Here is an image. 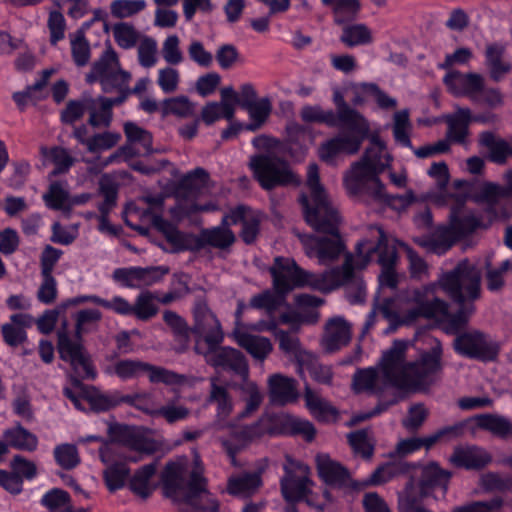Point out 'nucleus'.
Here are the masks:
<instances>
[{"instance_id":"42","label":"nucleus","mask_w":512,"mask_h":512,"mask_svg":"<svg viewBox=\"0 0 512 512\" xmlns=\"http://www.w3.org/2000/svg\"><path fill=\"white\" fill-rule=\"evenodd\" d=\"M256 331H268L273 333L279 341V348L286 354L296 355L300 351V341L297 336L278 328L275 319L259 321L252 327Z\"/></svg>"},{"instance_id":"51","label":"nucleus","mask_w":512,"mask_h":512,"mask_svg":"<svg viewBox=\"0 0 512 512\" xmlns=\"http://www.w3.org/2000/svg\"><path fill=\"white\" fill-rule=\"evenodd\" d=\"M475 420L480 429L487 430L495 436L505 438L512 433L511 422L503 416L481 414L476 416Z\"/></svg>"},{"instance_id":"28","label":"nucleus","mask_w":512,"mask_h":512,"mask_svg":"<svg viewBox=\"0 0 512 512\" xmlns=\"http://www.w3.org/2000/svg\"><path fill=\"white\" fill-rule=\"evenodd\" d=\"M485 65L494 82L502 81L512 71V63L506 57L505 46L500 43L488 44L485 49Z\"/></svg>"},{"instance_id":"56","label":"nucleus","mask_w":512,"mask_h":512,"mask_svg":"<svg viewBox=\"0 0 512 512\" xmlns=\"http://www.w3.org/2000/svg\"><path fill=\"white\" fill-rule=\"evenodd\" d=\"M251 123L246 126L247 130L256 131L263 126L272 112V103L269 97H263L252 103L245 109Z\"/></svg>"},{"instance_id":"29","label":"nucleus","mask_w":512,"mask_h":512,"mask_svg":"<svg viewBox=\"0 0 512 512\" xmlns=\"http://www.w3.org/2000/svg\"><path fill=\"white\" fill-rule=\"evenodd\" d=\"M125 101V97H88V123L92 127H109L112 121V107Z\"/></svg>"},{"instance_id":"63","label":"nucleus","mask_w":512,"mask_h":512,"mask_svg":"<svg viewBox=\"0 0 512 512\" xmlns=\"http://www.w3.org/2000/svg\"><path fill=\"white\" fill-rule=\"evenodd\" d=\"M284 430L286 434L302 436L308 442L312 441L316 435V428L309 420L297 417H288L285 420Z\"/></svg>"},{"instance_id":"50","label":"nucleus","mask_w":512,"mask_h":512,"mask_svg":"<svg viewBox=\"0 0 512 512\" xmlns=\"http://www.w3.org/2000/svg\"><path fill=\"white\" fill-rule=\"evenodd\" d=\"M429 499L404 487L398 492V512H433Z\"/></svg>"},{"instance_id":"7","label":"nucleus","mask_w":512,"mask_h":512,"mask_svg":"<svg viewBox=\"0 0 512 512\" xmlns=\"http://www.w3.org/2000/svg\"><path fill=\"white\" fill-rule=\"evenodd\" d=\"M269 271L273 278V287L279 294H287L294 288L303 286L328 293L339 283L338 280H332L336 271L314 274L299 267L289 257H276Z\"/></svg>"},{"instance_id":"16","label":"nucleus","mask_w":512,"mask_h":512,"mask_svg":"<svg viewBox=\"0 0 512 512\" xmlns=\"http://www.w3.org/2000/svg\"><path fill=\"white\" fill-rule=\"evenodd\" d=\"M124 133L127 138V144L111 154L104 161L103 166L117 162L121 158L129 159L135 155L152 153L153 138L149 131L134 122H126L124 124Z\"/></svg>"},{"instance_id":"34","label":"nucleus","mask_w":512,"mask_h":512,"mask_svg":"<svg viewBox=\"0 0 512 512\" xmlns=\"http://www.w3.org/2000/svg\"><path fill=\"white\" fill-rule=\"evenodd\" d=\"M479 145L488 151V159L498 165L505 164L512 158V144L491 131L479 135Z\"/></svg>"},{"instance_id":"64","label":"nucleus","mask_w":512,"mask_h":512,"mask_svg":"<svg viewBox=\"0 0 512 512\" xmlns=\"http://www.w3.org/2000/svg\"><path fill=\"white\" fill-rule=\"evenodd\" d=\"M41 504L45 506L49 512H64L66 508L72 506L68 492L57 488L45 493L41 499Z\"/></svg>"},{"instance_id":"44","label":"nucleus","mask_w":512,"mask_h":512,"mask_svg":"<svg viewBox=\"0 0 512 512\" xmlns=\"http://www.w3.org/2000/svg\"><path fill=\"white\" fill-rule=\"evenodd\" d=\"M449 219L460 239L481 226V219L472 211H467L462 204L451 208Z\"/></svg>"},{"instance_id":"3","label":"nucleus","mask_w":512,"mask_h":512,"mask_svg":"<svg viewBox=\"0 0 512 512\" xmlns=\"http://www.w3.org/2000/svg\"><path fill=\"white\" fill-rule=\"evenodd\" d=\"M429 350L423 352L415 362H405L406 344L395 341L392 347L383 353V369L387 380L400 389H419L433 383L435 376L442 370V345L434 337H427Z\"/></svg>"},{"instance_id":"21","label":"nucleus","mask_w":512,"mask_h":512,"mask_svg":"<svg viewBox=\"0 0 512 512\" xmlns=\"http://www.w3.org/2000/svg\"><path fill=\"white\" fill-rule=\"evenodd\" d=\"M315 460L318 475L327 485L339 489L360 488V485L351 479L349 471L328 454H318Z\"/></svg>"},{"instance_id":"14","label":"nucleus","mask_w":512,"mask_h":512,"mask_svg":"<svg viewBox=\"0 0 512 512\" xmlns=\"http://www.w3.org/2000/svg\"><path fill=\"white\" fill-rule=\"evenodd\" d=\"M454 349L462 356L484 362L495 360L499 352L497 343L478 330L459 334L454 340Z\"/></svg>"},{"instance_id":"18","label":"nucleus","mask_w":512,"mask_h":512,"mask_svg":"<svg viewBox=\"0 0 512 512\" xmlns=\"http://www.w3.org/2000/svg\"><path fill=\"white\" fill-rule=\"evenodd\" d=\"M355 259L350 253L346 254L345 261L341 267L332 268L329 271H336L332 280H338V284L332 290L344 286L348 301L352 304L363 303L366 297V287L363 279L354 273Z\"/></svg>"},{"instance_id":"41","label":"nucleus","mask_w":512,"mask_h":512,"mask_svg":"<svg viewBox=\"0 0 512 512\" xmlns=\"http://www.w3.org/2000/svg\"><path fill=\"white\" fill-rule=\"evenodd\" d=\"M472 114L469 108L458 107L456 111L446 117L447 138L451 142L464 144L469 133Z\"/></svg>"},{"instance_id":"13","label":"nucleus","mask_w":512,"mask_h":512,"mask_svg":"<svg viewBox=\"0 0 512 512\" xmlns=\"http://www.w3.org/2000/svg\"><path fill=\"white\" fill-rule=\"evenodd\" d=\"M194 324L191 331L197 336L195 351L204 354L199 344L203 339L209 350L217 347L224 338L221 324L214 313L210 310L205 300H197L193 308Z\"/></svg>"},{"instance_id":"19","label":"nucleus","mask_w":512,"mask_h":512,"mask_svg":"<svg viewBox=\"0 0 512 512\" xmlns=\"http://www.w3.org/2000/svg\"><path fill=\"white\" fill-rule=\"evenodd\" d=\"M450 477L449 471L442 469L437 463L431 462L423 467L419 480L410 479L404 487L427 498H432L437 488L446 492Z\"/></svg>"},{"instance_id":"48","label":"nucleus","mask_w":512,"mask_h":512,"mask_svg":"<svg viewBox=\"0 0 512 512\" xmlns=\"http://www.w3.org/2000/svg\"><path fill=\"white\" fill-rule=\"evenodd\" d=\"M340 41L347 47L368 45L373 42V34L364 23H347L343 26Z\"/></svg>"},{"instance_id":"36","label":"nucleus","mask_w":512,"mask_h":512,"mask_svg":"<svg viewBox=\"0 0 512 512\" xmlns=\"http://www.w3.org/2000/svg\"><path fill=\"white\" fill-rule=\"evenodd\" d=\"M233 335L238 345L257 360L263 361L273 349V345L268 338L249 334L242 328H235Z\"/></svg>"},{"instance_id":"57","label":"nucleus","mask_w":512,"mask_h":512,"mask_svg":"<svg viewBox=\"0 0 512 512\" xmlns=\"http://www.w3.org/2000/svg\"><path fill=\"white\" fill-rule=\"evenodd\" d=\"M286 294L273 293L264 291L263 293L254 295L250 300V306L256 309H265L269 320L275 319L274 312L284 304Z\"/></svg>"},{"instance_id":"17","label":"nucleus","mask_w":512,"mask_h":512,"mask_svg":"<svg viewBox=\"0 0 512 512\" xmlns=\"http://www.w3.org/2000/svg\"><path fill=\"white\" fill-rule=\"evenodd\" d=\"M58 352L60 358L70 362L75 372L81 377L95 378L96 372L84 351L80 338L73 340L66 332H58Z\"/></svg>"},{"instance_id":"59","label":"nucleus","mask_w":512,"mask_h":512,"mask_svg":"<svg viewBox=\"0 0 512 512\" xmlns=\"http://www.w3.org/2000/svg\"><path fill=\"white\" fill-rule=\"evenodd\" d=\"M102 319V313L97 309H83L75 315V332L77 338L81 335L97 329Z\"/></svg>"},{"instance_id":"15","label":"nucleus","mask_w":512,"mask_h":512,"mask_svg":"<svg viewBox=\"0 0 512 512\" xmlns=\"http://www.w3.org/2000/svg\"><path fill=\"white\" fill-rule=\"evenodd\" d=\"M372 233L377 234V243H373L370 239H363L356 245L357 257L360 259V268L365 267L372 258V255L378 253V263L382 267H393L397 260V252L394 245L388 243V239L384 231L380 227H370Z\"/></svg>"},{"instance_id":"24","label":"nucleus","mask_w":512,"mask_h":512,"mask_svg":"<svg viewBox=\"0 0 512 512\" xmlns=\"http://www.w3.org/2000/svg\"><path fill=\"white\" fill-rule=\"evenodd\" d=\"M223 222L232 223V225L241 224V239L246 244H252L255 242L260 231L261 215L257 211L240 205L226 214L223 217Z\"/></svg>"},{"instance_id":"52","label":"nucleus","mask_w":512,"mask_h":512,"mask_svg":"<svg viewBox=\"0 0 512 512\" xmlns=\"http://www.w3.org/2000/svg\"><path fill=\"white\" fill-rule=\"evenodd\" d=\"M66 181H53L48 190L43 195V200L47 207L53 210H63L68 208L70 194Z\"/></svg>"},{"instance_id":"4","label":"nucleus","mask_w":512,"mask_h":512,"mask_svg":"<svg viewBox=\"0 0 512 512\" xmlns=\"http://www.w3.org/2000/svg\"><path fill=\"white\" fill-rule=\"evenodd\" d=\"M429 350L423 352L415 362H405L406 344L395 341L392 347L383 353V369L387 380L400 389H419L433 383L435 376L442 370V345L434 337H427Z\"/></svg>"},{"instance_id":"40","label":"nucleus","mask_w":512,"mask_h":512,"mask_svg":"<svg viewBox=\"0 0 512 512\" xmlns=\"http://www.w3.org/2000/svg\"><path fill=\"white\" fill-rule=\"evenodd\" d=\"M178 191L192 198L209 193L210 177L208 172L200 167L188 172L181 178Z\"/></svg>"},{"instance_id":"32","label":"nucleus","mask_w":512,"mask_h":512,"mask_svg":"<svg viewBox=\"0 0 512 512\" xmlns=\"http://www.w3.org/2000/svg\"><path fill=\"white\" fill-rule=\"evenodd\" d=\"M116 431L117 441L130 450L145 455H151L158 449V444L154 439L145 437L132 427L126 425L117 426Z\"/></svg>"},{"instance_id":"38","label":"nucleus","mask_w":512,"mask_h":512,"mask_svg":"<svg viewBox=\"0 0 512 512\" xmlns=\"http://www.w3.org/2000/svg\"><path fill=\"white\" fill-rule=\"evenodd\" d=\"M456 467L466 469H480L491 461L490 455L482 448L476 446L457 447L450 457Z\"/></svg>"},{"instance_id":"33","label":"nucleus","mask_w":512,"mask_h":512,"mask_svg":"<svg viewBox=\"0 0 512 512\" xmlns=\"http://www.w3.org/2000/svg\"><path fill=\"white\" fill-rule=\"evenodd\" d=\"M459 239L457 232L449 222V225L438 227L429 237L417 239L416 242L429 252L441 255Z\"/></svg>"},{"instance_id":"58","label":"nucleus","mask_w":512,"mask_h":512,"mask_svg":"<svg viewBox=\"0 0 512 512\" xmlns=\"http://www.w3.org/2000/svg\"><path fill=\"white\" fill-rule=\"evenodd\" d=\"M123 403H127L144 414L156 417L159 406L156 405L154 395L150 392H139L122 396Z\"/></svg>"},{"instance_id":"25","label":"nucleus","mask_w":512,"mask_h":512,"mask_svg":"<svg viewBox=\"0 0 512 512\" xmlns=\"http://www.w3.org/2000/svg\"><path fill=\"white\" fill-rule=\"evenodd\" d=\"M99 454L101 461L107 466L103 471V478L108 490L115 492L121 489L125 485L130 472L126 463L114 462L115 452L112 446L105 445L101 447Z\"/></svg>"},{"instance_id":"10","label":"nucleus","mask_w":512,"mask_h":512,"mask_svg":"<svg viewBox=\"0 0 512 512\" xmlns=\"http://www.w3.org/2000/svg\"><path fill=\"white\" fill-rule=\"evenodd\" d=\"M130 80L131 74L120 68L118 56L112 48L104 51L87 75L89 83L99 81L104 92L117 91L118 97H125V99L129 95Z\"/></svg>"},{"instance_id":"35","label":"nucleus","mask_w":512,"mask_h":512,"mask_svg":"<svg viewBox=\"0 0 512 512\" xmlns=\"http://www.w3.org/2000/svg\"><path fill=\"white\" fill-rule=\"evenodd\" d=\"M304 400L307 409L316 420L324 423L338 420V409L308 386L304 391Z\"/></svg>"},{"instance_id":"8","label":"nucleus","mask_w":512,"mask_h":512,"mask_svg":"<svg viewBox=\"0 0 512 512\" xmlns=\"http://www.w3.org/2000/svg\"><path fill=\"white\" fill-rule=\"evenodd\" d=\"M249 168L254 178L265 190L300 183L299 177L293 172L289 164L274 153L251 156Z\"/></svg>"},{"instance_id":"47","label":"nucleus","mask_w":512,"mask_h":512,"mask_svg":"<svg viewBox=\"0 0 512 512\" xmlns=\"http://www.w3.org/2000/svg\"><path fill=\"white\" fill-rule=\"evenodd\" d=\"M261 483L259 473H243L229 479L227 490L231 495L248 497L258 490Z\"/></svg>"},{"instance_id":"30","label":"nucleus","mask_w":512,"mask_h":512,"mask_svg":"<svg viewBox=\"0 0 512 512\" xmlns=\"http://www.w3.org/2000/svg\"><path fill=\"white\" fill-rule=\"evenodd\" d=\"M381 372L382 374L380 375L374 368L358 370L353 376V389L355 392L378 394L382 392L386 386H393L384 374L383 359L381 360Z\"/></svg>"},{"instance_id":"45","label":"nucleus","mask_w":512,"mask_h":512,"mask_svg":"<svg viewBox=\"0 0 512 512\" xmlns=\"http://www.w3.org/2000/svg\"><path fill=\"white\" fill-rule=\"evenodd\" d=\"M322 3L331 8L334 23L337 25H345L355 20L361 8L359 0H322Z\"/></svg>"},{"instance_id":"5","label":"nucleus","mask_w":512,"mask_h":512,"mask_svg":"<svg viewBox=\"0 0 512 512\" xmlns=\"http://www.w3.org/2000/svg\"><path fill=\"white\" fill-rule=\"evenodd\" d=\"M337 102V112L322 110L320 123L329 127H343L337 136L322 143L319 157L322 161L332 164L339 154H356L368 136L370 126L367 120L355 109H352L343 98Z\"/></svg>"},{"instance_id":"27","label":"nucleus","mask_w":512,"mask_h":512,"mask_svg":"<svg viewBox=\"0 0 512 512\" xmlns=\"http://www.w3.org/2000/svg\"><path fill=\"white\" fill-rule=\"evenodd\" d=\"M99 194L104 198L103 202L98 204L99 210V230L102 232L114 233V229L109 222V213L117 204V185L108 177L103 176L99 181Z\"/></svg>"},{"instance_id":"26","label":"nucleus","mask_w":512,"mask_h":512,"mask_svg":"<svg viewBox=\"0 0 512 512\" xmlns=\"http://www.w3.org/2000/svg\"><path fill=\"white\" fill-rule=\"evenodd\" d=\"M207 361L214 367L232 371L244 378L248 375L247 361L244 355L237 349L231 347L208 349Z\"/></svg>"},{"instance_id":"23","label":"nucleus","mask_w":512,"mask_h":512,"mask_svg":"<svg viewBox=\"0 0 512 512\" xmlns=\"http://www.w3.org/2000/svg\"><path fill=\"white\" fill-rule=\"evenodd\" d=\"M206 403L215 407V425L224 428L234 410V399L227 385L219 384L218 378H210V389Z\"/></svg>"},{"instance_id":"61","label":"nucleus","mask_w":512,"mask_h":512,"mask_svg":"<svg viewBox=\"0 0 512 512\" xmlns=\"http://www.w3.org/2000/svg\"><path fill=\"white\" fill-rule=\"evenodd\" d=\"M349 444L355 451L364 458H371L374 451V441L371 432L367 429L358 430L348 434Z\"/></svg>"},{"instance_id":"49","label":"nucleus","mask_w":512,"mask_h":512,"mask_svg":"<svg viewBox=\"0 0 512 512\" xmlns=\"http://www.w3.org/2000/svg\"><path fill=\"white\" fill-rule=\"evenodd\" d=\"M41 153L54 165V169L51 171L50 176L67 173L76 162V159L70 154V152L63 147H42Z\"/></svg>"},{"instance_id":"54","label":"nucleus","mask_w":512,"mask_h":512,"mask_svg":"<svg viewBox=\"0 0 512 512\" xmlns=\"http://www.w3.org/2000/svg\"><path fill=\"white\" fill-rule=\"evenodd\" d=\"M156 295L150 291L141 292L132 305V316L141 321H148L158 313Z\"/></svg>"},{"instance_id":"62","label":"nucleus","mask_w":512,"mask_h":512,"mask_svg":"<svg viewBox=\"0 0 512 512\" xmlns=\"http://www.w3.org/2000/svg\"><path fill=\"white\" fill-rule=\"evenodd\" d=\"M411 128L408 110H401L394 114L393 135L396 142L404 147L412 148Z\"/></svg>"},{"instance_id":"37","label":"nucleus","mask_w":512,"mask_h":512,"mask_svg":"<svg viewBox=\"0 0 512 512\" xmlns=\"http://www.w3.org/2000/svg\"><path fill=\"white\" fill-rule=\"evenodd\" d=\"M351 339V327L342 317H335L328 321L323 339L326 350L332 352L347 345Z\"/></svg>"},{"instance_id":"31","label":"nucleus","mask_w":512,"mask_h":512,"mask_svg":"<svg viewBox=\"0 0 512 512\" xmlns=\"http://www.w3.org/2000/svg\"><path fill=\"white\" fill-rule=\"evenodd\" d=\"M270 400L276 405L294 402L298 397L297 382L282 374L271 375L268 379Z\"/></svg>"},{"instance_id":"39","label":"nucleus","mask_w":512,"mask_h":512,"mask_svg":"<svg viewBox=\"0 0 512 512\" xmlns=\"http://www.w3.org/2000/svg\"><path fill=\"white\" fill-rule=\"evenodd\" d=\"M359 162H363L379 176L390 165L391 156L387 152L385 143L378 136H372L370 146Z\"/></svg>"},{"instance_id":"53","label":"nucleus","mask_w":512,"mask_h":512,"mask_svg":"<svg viewBox=\"0 0 512 512\" xmlns=\"http://www.w3.org/2000/svg\"><path fill=\"white\" fill-rule=\"evenodd\" d=\"M161 110L164 116L174 115L179 118H190L195 115L196 104L187 96L181 95L165 99Z\"/></svg>"},{"instance_id":"43","label":"nucleus","mask_w":512,"mask_h":512,"mask_svg":"<svg viewBox=\"0 0 512 512\" xmlns=\"http://www.w3.org/2000/svg\"><path fill=\"white\" fill-rule=\"evenodd\" d=\"M232 223H224L216 227L204 229L200 233V242L202 245H208L217 249H227L233 245L236 240L234 232L230 229Z\"/></svg>"},{"instance_id":"22","label":"nucleus","mask_w":512,"mask_h":512,"mask_svg":"<svg viewBox=\"0 0 512 512\" xmlns=\"http://www.w3.org/2000/svg\"><path fill=\"white\" fill-rule=\"evenodd\" d=\"M168 269L164 267L150 268H117L113 272V279L129 288H141L160 282Z\"/></svg>"},{"instance_id":"6","label":"nucleus","mask_w":512,"mask_h":512,"mask_svg":"<svg viewBox=\"0 0 512 512\" xmlns=\"http://www.w3.org/2000/svg\"><path fill=\"white\" fill-rule=\"evenodd\" d=\"M162 481L166 496L174 502L186 504L195 510L218 511V502L209 498L203 467L198 457L193 467H188L183 461L168 463Z\"/></svg>"},{"instance_id":"46","label":"nucleus","mask_w":512,"mask_h":512,"mask_svg":"<svg viewBox=\"0 0 512 512\" xmlns=\"http://www.w3.org/2000/svg\"><path fill=\"white\" fill-rule=\"evenodd\" d=\"M4 439L8 444V447L33 452L38 447V438L35 434L25 429L21 424L7 429L4 434Z\"/></svg>"},{"instance_id":"11","label":"nucleus","mask_w":512,"mask_h":512,"mask_svg":"<svg viewBox=\"0 0 512 512\" xmlns=\"http://www.w3.org/2000/svg\"><path fill=\"white\" fill-rule=\"evenodd\" d=\"M347 193L362 201H375L385 197V186L379 176L363 162H354L343 178Z\"/></svg>"},{"instance_id":"9","label":"nucleus","mask_w":512,"mask_h":512,"mask_svg":"<svg viewBox=\"0 0 512 512\" xmlns=\"http://www.w3.org/2000/svg\"><path fill=\"white\" fill-rule=\"evenodd\" d=\"M114 373L124 381L138 378L145 374L148 376V379L152 384L161 383L166 386H192L195 383V379L193 377L134 359L117 361L114 365Z\"/></svg>"},{"instance_id":"1","label":"nucleus","mask_w":512,"mask_h":512,"mask_svg":"<svg viewBox=\"0 0 512 512\" xmlns=\"http://www.w3.org/2000/svg\"><path fill=\"white\" fill-rule=\"evenodd\" d=\"M481 296L480 271L468 260L442 275L438 283L409 289L388 298L367 316L363 332L375 323L377 312L391 323L404 324L418 317L439 319L448 334L458 333L473 315V302Z\"/></svg>"},{"instance_id":"20","label":"nucleus","mask_w":512,"mask_h":512,"mask_svg":"<svg viewBox=\"0 0 512 512\" xmlns=\"http://www.w3.org/2000/svg\"><path fill=\"white\" fill-rule=\"evenodd\" d=\"M443 82L454 96L468 97L473 102L480 101L479 93L483 90L484 83V77L481 74L451 70L444 76Z\"/></svg>"},{"instance_id":"12","label":"nucleus","mask_w":512,"mask_h":512,"mask_svg":"<svg viewBox=\"0 0 512 512\" xmlns=\"http://www.w3.org/2000/svg\"><path fill=\"white\" fill-rule=\"evenodd\" d=\"M283 469L284 476L281 478L280 485L284 499L294 503L308 498L313 484L309 477V467L287 455Z\"/></svg>"},{"instance_id":"60","label":"nucleus","mask_w":512,"mask_h":512,"mask_svg":"<svg viewBox=\"0 0 512 512\" xmlns=\"http://www.w3.org/2000/svg\"><path fill=\"white\" fill-rule=\"evenodd\" d=\"M153 226L165 234L168 242H170L177 251L186 250L188 248L185 235L157 213L153 215Z\"/></svg>"},{"instance_id":"2","label":"nucleus","mask_w":512,"mask_h":512,"mask_svg":"<svg viewBox=\"0 0 512 512\" xmlns=\"http://www.w3.org/2000/svg\"><path fill=\"white\" fill-rule=\"evenodd\" d=\"M307 188L310 196L301 195L306 222L316 231L330 237L296 233L309 258H316L320 265H329L344 252L345 246L339 236L340 215L333 201L320 183L319 168L312 163L307 170Z\"/></svg>"},{"instance_id":"55","label":"nucleus","mask_w":512,"mask_h":512,"mask_svg":"<svg viewBox=\"0 0 512 512\" xmlns=\"http://www.w3.org/2000/svg\"><path fill=\"white\" fill-rule=\"evenodd\" d=\"M156 472V463H150L138 469L130 479V489L138 496L147 498L152 489L150 487V479Z\"/></svg>"}]
</instances>
